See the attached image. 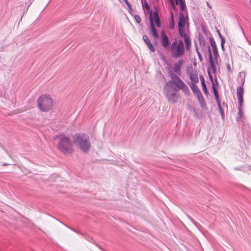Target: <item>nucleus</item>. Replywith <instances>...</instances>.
<instances>
[{"label": "nucleus", "instance_id": "obj_1", "mask_svg": "<svg viewBox=\"0 0 251 251\" xmlns=\"http://www.w3.org/2000/svg\"><path fill=\"white\" fill-rule=\"evenodd\" d=\"M74 144L84 153L88 152L91 147L89 136L83 133H76L72 136Z\"/></svg>", "mask_w": 251, "mask_h": 251}, {"label": "nucleus", "instance_id": "obj_2", "mask_svg": "<svg viewBox=\"0 0 251 251\" xmlns=\"http://www.w3.org/2000/svg\"><path fill=\"white\" fill-rule=\"evenodd\" d=\"M73 142L67 137H63L60 138L58 143V150L65 154H72L74 150L73 149Z\"/></svg>", "mask_w": 251, "mask_h": 251}, {"label": "nucleus", "instance_id": "obj_3", "mask_svg": "<svg viewBox=\"0 0 251 251\" xmlns=\"http://www.w3.org/2000/svg\"><path fill=\"white\" fill-rule=\"evenodd\" d=\"M53 104V100L49 95H42L37 100L38 107L43 112L50 110L52 108Z\"/></svg>", "mask_w": 251, "mask_h": 251}, {"label": "nucleus", "instance_id": "obj_4", "mask_svg": "<svg viewBox=\"0 0 251 251\" xmlns=\"http://www.w3.org/2000/svg\"><path fill=\"white\" fill-rule=\"evenodd\" d=\"M171 51L172 56L175 58H178L183 56L185 52V48L182 40L178 42L174 41L171 46Z\"/></svg>", "mask_w": 251, "mask_h": 251}, {"label": "nucleus", "instance_id": "obj_5", "mask_svg": "<svg viewBox=\"0 0 251 251\" xmlns=\"http://www.w3.org/2000/svg\"><path fill=\"white\" fill-rule=\"evenodd\" d=\"M209 39L213 52L214 59L216 63H218V58L219 55L216 42L212 36L209 37Z\"/></svg>", "mask_w": 251, "mask_h": 251}, {"label": "nucleus", "instance_id": "obj_6", "mask_svg": "<svg viewBox=\"0 0 251 251\" xmlns=\"http://www.w3.org/2000/svg\"><path fill=\"white\" fill-rule=\"evenodd\" d=\"M170 75L171 78L170 83L177 86V88L183 82L176 74L171 71H170Z\"/></svg>", "mask_w": 251, "mask_h": 251}, {"label": "nucleus", "instance_id": "obj_7", "mask_svg": "<svg viewBox=\"0 0 251 251\" xmlns=\"http://www.w3.org/2000/svg\"><path fill=\"white\" fill-rule=\"evenodd\" d=\"M161 44L165 48L169 47L170 45L169 38L164 31H162L161 33Z\"/></svg>", "mask_w": 251, "mask_h": 251}, {"label": "nucleus", "instance_id": "obj_8", "mask_svg": "<svg viewBox=\"0 0 251 251\" xmlns=\"http://www.w3.org/2000/svg\"><path fill=\"white\" fill-rule=\"evenodd\" d=\"M149 20L150 22L151 30V31L152 35L155 38H158L159 34L155 27L154 24L153 23L152 14L151 12V14L149 15Z\"/></svg>", "mask_w": 251, "mask_h": 251}, {"label": "nucleus", "instance_id": "obj_9", "mask_svg": "<svg viewBox=\"0 0 251 251\" xmlns=\"http://www.w3.org/2000/svg\"><path fill=\"white\" fill-rule=\"evenodd\" d=\"M207 48L208 49V55H209V64L211 67V68L214 73L216 72V66L215 65V62L214 61V58H213L211 50L210 47L209 45L207 46Z\"/></svg>", "mask_w": 251, "mask_h": 251}, {"label": "nucleus", "instance_id": "obj_10", "mask_svg": "<svg viewBox=\"0 0 251 251\" xmlns=\"http://www.w3.org/2000/svg\"><path fill=\"white\" fill-rule=\"evenodd\" d=\"M166 97L168 100L172 103L177 102L178 99V95L176 92H167Z\"/></svg>", "mask_w": 251, "mask_h": 251}, {"label": "nucleus", "instance_id": "obj_11", "mask_svg": "<svg viewBox=\"0 0 251 251\" xmlns=\"http://www.w3.org/2000/svg\"><path fill=\"white\" fill-rule=\"evenodd\" d=\"M187 20H188V17H185L182 12H180L178 22V29L184 28Z\"/></svg>", "mask_w": 251, "mask_h": 251}, {"label": "nucleus", "instance_id": "obj_12", "mask_svg": "<svg viewBox=\"0 0 251 251\" xmlns=\"http://www.w3.org/2000/svg\"><path fill=\"white\" fill-rule=\"evenodd\" d=\"M184 63L183 59H179L176 63L175 64L173 71L177 74L180 75L181 74V68Z\"/></svg>", "mask_w": 251, "mask_h": 251}, {"label": "nucleus", "instance_id": "obj_13", "mask_svg": "<svg viewBox=\"0 0 251 251\" xmlns=\"http://www.w3.org/2000/svg\"><path fill=\"white\" fill-rule=\"evenodd\" d=\"M156 10L154 11L152 14V17L153 22H154L156 25L158 27H161V20L159 16V14L157 9V8L155 7Z\"/></svg>", "mask_w": 251, "mask_h": 251}, {"label": "nucleus", "instance_id": "obj_14", "mask_svg": "<svg viewBox=\"0 0 251 251\" xmlns=\"http://www.w3.org/2000/svg\"><path fill=\"white\" fill-rule=\"evenodd\" d=\"M198 99V101H199L201 106V108L204 109H207V107L206 106V103L205 102L204 98L201 93L199 94V95L196 96Z\"/></svg>", "mask_w": 251, "mask_h": 251}, {"label": "nucleus", "instance_id": "obj_15", "mask_svg": "<svg viewBox=\"0 0 251 251\" xmlns=\"http://www.w3.org/2000/svg\"><path fill=\"white\" fill-rule=\"evenodd\" d=\"M143 39L148 47L149 48V49L151 50L152 52H154L155 51V49L153 47L152 44L151 43L149 37L147 35H144L143 36Z\"/></svg>", "mask_w": 251, "mask_h": 251}, {"label": "nucleus", "instance_id": "obj_16", "mask_svg": "<svg viewBox=\"0 0 251 251\" xmlns=\"http://www.w3.org/2000/svg\"><path fill=\"white\" fill-rule=\"evenodd\" d=\"M198 38L200 46L202 47H206L207 45L206 41L201 33L198 34Z\"/></svg>", "mask_w": 251, "mask_h": 251}, {"label": "nucleus", "instance_id": "obj_17", "mask_svg": "<svg viewBox=\"0 0 251 251\" xmlns=\"http://www.w3.org/2000/svg\"><path fill=\"white\" fill-rule=\"evenodd\" d=\"M176 5L179 4L181 12L184 11L186 8L185 0H175Z\"/></svg>", "mask_w": 251, "mask_h": 251}, {"label": "nucleus", "instance_id": "obj_18", "mask_svg": "<svg viewBox=\"0 0 251 251\" xmlns=\"http://www.w3.org/2000/svg\"><path fill=\"white\" fill-rule=\"evenodd\" d=\"M190 87L193 93L196 94V96L199 95V94L201 93L198 86L195 83H192L190 84Z\"/></svg>", "mask_w": 251, "mask_h": 251}, {"label": "nucleus", "instance_id": "obj_19", "mask_svg": "<svg viewBox=\"0 0 251 251\" xmlns=\"http://www.w3.org/2000/svg\"><path fill=\"white\" fill-rule=\"evenodd\" d=\"M178 89L182 90L184 93L186 95H189L190 93L189 88L184 82H182V83L181 84V85L178 87Z\"/></svg>", "mask_w": 251, "mask_h": 251}, {"label": "nucleus", "instance_id": "obj_20", "mask_svg": "<svg viewBox=\"0 0 251 251\" xmlns=\"http://www.w3.org/2000/svg\"><path fill=\"white\" fill-rule=\"evenodd\" d=\"M189 78L190 80L193 81L194 83H197L199 82V79L197 73H191L189 75Z\"/></svg>", "mask_w": 251, "mask_h": 251}, {"label": "nucleus", "instance_id": "obj_21", "mask_svg": "<svg viewBox=\"0 0 251 251\" xmlns=\"http://www.w3.org/2000/svg\"><path fill=\"white\" fill-rule=\"evenodd\" d=\"M169 27L170 29H174L175 27L174 16L173 12H171L170 15V21Z\"/></svg>", "mask_w": 251, "mask_h": 251}, {"label": "nucleus", "instance_id": "obj_22", "mask_svg": "<svg viewBox=\"0 0 251 251\" xmlns=\"http://www.w3.org/2000/svg\"><path fill=\"white\" fill-rule=\"evenodd\" d=\"M212 89H213V90L214 95L215 98V100H216V102L221 101L220 99V98H219V93H218V90H217V89L215 88V86H214V83H213V87H212Z\"/></svg>", "mask_w": 251, "mask_h": 251}, {"label": "nucleus", "instance_id": "obj_23", "mask_svg": "<svg viewBox=\"0 0 251 251\" xmlns=\"http://www.w3.org/2000/svg\"><path fill=\"white\" fill-rule=\"evenodd\" d=\"M238 116L236 118L237 121L239 122L241 120V119L242 117H244V113L242 111V107H238Z\"/></svg>", "mask_w": 251, "mask_h": 251}, {"label": "nucleus", "instance_id": "obj_24", "mask_svg": "<svg viewBox=\"0 0 251 251\" xmlns=\"http://www.w3.org/2000/svg\"><path fill=\"white\" fill-rule=\"evenodd\" d=\"M244 88L241 86H238L237 88V97H243Z\"/></svg>", "mask_w": 251, "mask_h": 251}, {"label": "nucleus", "instance_id": "obj_25", "mask_svg": "<svg viewBox=\"0 0 251 251\" xmlns=\"http://www.w3.org/2000/svg\"><path fill=\"white\" fill-rule=\"evenodd\" d=\"M178 32L180 36L182 38H183L184 40L190 37L188 35H187L185 33L184 28H179Z\"/></svg>", "mask_w": 251, "mask_h": 251}, {"label": "nucleus", "instance_id": "obj_26", "mask_svg": "<svg viewBox=\"0 0 251 251\" xmlns=\"http://www.w3.org/2000/svg\"><path fill=\"white\" fill-rule=\"evenodd\" d=\"M184 42L185 43L186 49L187 50H189V49L190 48V47L191 46V41L190 37L186 39H185Z\"/></svg>", "mask_w": 251, "mask_h": 251}, {"label": "nucleus", "instance_id": "obj_27", "mask_svg": "<svg viewBox=\"0 0 251 251\" xmlns=\"http://www.w3.org/2000/svg\"><path fill=\"white\" fill-rule=\"evenodd\" d=\"M195 50H196V51L198 54L199 59L200 61L201 62L202 61V56H201L200 52L199 51V50L198 47L196 43H195Z\"/></svg>", "mask_w": 251, "mask_h": 251}, {"label": "nucleus", "instance_id": "obj_28", "mask_svg": "<svg viewBox=\"0 0 251 251\" xmlns=\"http://www.w3.org/2000/svg\"><path fill=\"white\" fill-rule=\"evenodd\" d=\"M145 1L144 2V4L143 5V7H144L146 10L149 12L150 15L151 14V12L152 14H153L152 11L150 9V6L149 5L148 2L146 1V0H145Z\"/></svg>", "mask_w": 251, "mask_h": 251}, {"label": "nucleus", "instance_id": "obj_29", "mask_svg": "<svg viewBox=\"0 0 251 251\" xmlns=\"http://www.w3.org/2000/svg\"><path fill=\"white\" fill-rule=\"evenodd\" d=\"M238 107H242L244 103L243 97H238Z\"/></svg>", "mask_w": 251, "mask_h": 251}, {"label": "nucleus", "instance_id": "obj_30", "mask_svg": "<svg viewBox=\"0 0 251 251\" xmlns=\"http://www.w3.org/2000/svg\"><path fill=\"white\" fill-rule=\"evenodd\" d=\"M201 86H202V88L204 94L205 95H207L208 94V91L207 89L205 83L201 84Z\"/></svg>", "mask_w": 251, "mask_h": 251}, {"label": "nucleus", "instance_id": "obj_31", "mask_svg": "<svg viewBox=\"0 0 251 251\" xmlns=\"http://www.w3.org/2000/svg\"><path fill=\"white\" fill-rule=\"evenodd\" d=\"M134 19H135V20L136 21V22L137 23L139 24V23H141V22L142 20H141V17H140L139 15H134Z\"/></svg>", "mask_w": 251, "mask_h": 251}, {"label": "nucleus", "instance_id": "obj_32", "mask_svg": "<svg viewBox=\"0 0 251 251\" xmlns=\"http://www.w3.org/2000/svg\"><path fill=\"white\" fill-rule=\"evenodd\" d=\"M226 40L222 38V41H221V48L223 51H225V47H224V44H225Z\"/></svg>", "mask_w": 251, "mask_h": 251}, {"label": "nucleus", "instance_id": "obj_33", "mask_svg": "<svg viewBox=\"0 0 251 251\" xmlns=\"http://www.w3.org/2000/svg\"><path fill=\"white\" fill-rule=\"evenodd\" d=\"M207 72H208V76H209L210 80H211V81L212 83H214L212 75H211V73H210L209 69L207 70Z\"/></svg>", "mask_w": 251, "mask_h": 251}, {"label": "nucleus", "instance_id": "obj_34", "mask_svg": "<svg viewBox=\"0 0 251 251\" xmlns=\"http://www.w3.org/2000/svg\"><path fill=\"white\" fill-rule=\"evenodd\" d=\"M219 110H220V113H221L222 117L223 118V119H224V117H225V114H224V109H220Z\"/></svg>", "mask_w": 251, "mask_h": 251}, {"label": "nucleus", "instance_id": "obj_35", "mask_svg": "<svg viewBox=\"0 0 251 251\" xmlns=\"http://www.w3.org/2000/svg\"><path fill=\"white\" fill-rule=\"evenodd\" d=\"M86 239L89 241V242H92L93 243L94 242V240L93 239V238L89 236H86Z\"/></svg>", "mask_w": 251, "mask_h": 251}, {"label": "nucleus", "instance_id": "obj_36", "mask_svg": "<svg viewBox=\"0 0 251 251\" xmlns=\"http://www.w3.org/2000/svg\"><path fill=\"white\" fill-rule=\"evenodd\" d=\"M200 80L201 81V84L205 83L204 79V77L202 76V75H201L200 76Z\"/></svg>", "mask_w": 251, "mask_h": 251}, {"label": "nucleus", "instance_id": "obj_37", "mask_svg": "<svg viewBox=\"0 0 251 251\" xmlns=\"http://www.w3.org/2000/svg\"><path fill=\"white\" fill-rule=\"evenodd\" d=\"M226 68L229 72L232 73L231 69L229 64H226Z\"/></svg>", "mask_w": 251, "mask_h": 251}, {"label": "nucleus", "instance_id": "obj_38", "mask_svg": "<svg viewBox=\"0 0 251 251\" xmlns=\"http://www.w3.org/2000/svg\"><path fill=\"white\" fill-rule=\"evenodd\" d=\"M217 105H218L219 109V110L222 109L223 108L222 107V106H221V101L217 102Z\"/></svg>", "mask_w": 251, "mask_h": 251}, {"label": "nucleus", "instance_id": "obj_39", "mask_svg": "<svg viewBox=\"0 0 251 251\" xmlns=\"http://www.w3.org/2000/svg\"><path fill=\"white\" fill-rule=\"evenodd\" d=\"M127 7L128 8L129 13H130V14H132V7H131V5L130 4L129 6H128Z\"/></svg>", "mask_w": 251, "mask_h": 251}, {"label": "nucleus", "instance_id": "obj_40", "mask_svg": "<svg viewBox=\"0 0 251 251\" xmlns=\"http://www.w3.org/2000/svg\"><path fill=\"white\" fill-rule=\"evenodd\" d=\"M201 30H202V31L203 32V33H206V28L204 26H202Z\"/></svg>", "mask_w": 251, "mask_h": 251}, {"label": "nucleus", "instance_id": "obj_41", "mask_svg": "<svg viewBox=\"0 0 251 251\" xmlns=\"http://www.w3.org/2000/svg\"><path fill=\"white\" fill-rule=\"evenodd\" d=\"M218 34H219V37H220V38L221 39V41H222V38H223L224 39H225V38L222 36V35L221 34V33L220 32V31H218Z\"/></svg>", "mask_w": 251, "mask_h": 251}, {"label": "nucleus", "instance_id": "obj_42", "mask_svg": "<svg viewBox=\"0 0 251 251\" xmlns=\"http://www.w3.org/2000/svg\"><path fill=\"white\" fill-rule=\"evenodd\" d=\"M171 5H172V7H173V8L174 11H176L177 10V8L176 7V6L175 5V4H172Z\"/></svg>", "mask_w": 251, "mask_h": 251}, {"label": "nucleus", "instance_id": "obj_43", "mask_svg": "<svg viewBox=\"0 0 251 251\" xmlns=\"http://www.w3.org/2000/svg\"><path fill=\"white\" fill-rule=\"evenodd\" d=\"M124 1L126 3V5L128 6L131 4L127 1V0H124Z\"/></svg>", "mask_w": 251, "mask_h": 251}, {"label": "nucleus", "instance_id": "obj_44", "mask_svg": "<svg viewBox=\"0 0 251 251\" xmlns=\"http://www.w3.org/2000/svg\"><path fill=\"white\" fill-rule=\"evenodd\" d=\"M171 5L175 4L174 0H169Z\"/></svg>", "mask_w": 251, "mask_h": 251}, {"label": "nucleus", "instance_id": "obj_45", "mask_svg": "<svg viewBox=\"0 0 251 251\" xmlns=\"http://www.w3.org/2000/svg\"><path fill=\"white\" fill-rule=\"evenodd\" d=\"M206 4H207V5L208 6V7H209L210 8H211V5H210V4H209V3L208 2H206Z\"/></svg>", "mask_w": 251, "mask_h": 251}, {"label": "nucleus", "instance_id": "obj_46", "mask_svg": "<svg viewBox=\"0 0 251 251\" xmlns=\"http://www.w3.org/2000/svg\"><path fill=\"white\" fill-rule=\"evenodd\" d=\"M7 165H8V164H7V163H3V166H7Z\"/></svg>", "mask_w": 251, "mask_h": 251}, {"label": "nucleus", "instance_id": "obj_47", "mask_svg": "<svg viewBox=\"0 0 251 251\" xmlns=\"http://www.w3.org/2000/svg\"><path fill=\"white\" fill-rule=\"evenodd\" d=\"M74 230V231H75L76 232V231L75 230ZM77 233H78V232H77Z\"/></svg>", "mask_w": 251, "mask_h": 251}]
</instances>
